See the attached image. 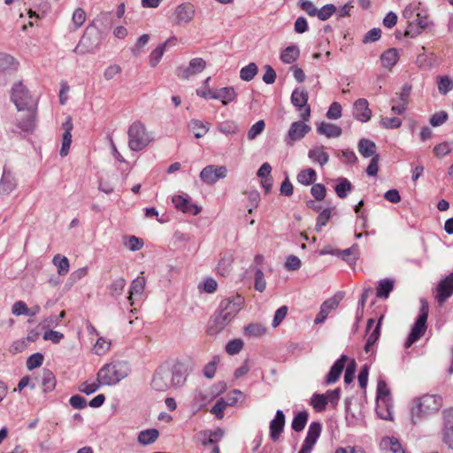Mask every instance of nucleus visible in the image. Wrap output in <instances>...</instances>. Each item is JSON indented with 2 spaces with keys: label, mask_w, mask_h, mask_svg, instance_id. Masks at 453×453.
<instances>
[{
  "label": "nucleus",
  "mask_w": 453,
  "mask_h": 453,
  "mask_svg": "<svg viewBox=\"0 0 453 453\" xmlns=\"http://www.w3.org/2000/svg\"><path fill=\"white\" fill-rule=\"evenodd\" d=\"M195 13L196 10L193 4L189 3L179 4L174 12L175 23L180 26L188 24L194 19Z\"/></svg>",
  "instance_id": "4468645a"
},
{
  "label": "nucleus",
  "mask_w": 453,
  "mask_h": 453,
  "mask_svg": "<svg viewBox=\"0 0 453 453\" xmlns=\"http://www.w3.org/2000/svg\"><path fill=\"white\" fill-rule=\"evenodd\" d=\"M128 147L133 151H140L146 148L152 138L141 121L134 122L128 128Z\"/></svg>",
  "instance_id": "20e7f679"
},
{
  "label": "nucleus",
  "mask_w": 453,
  "mask_h": 453,
  "mask_svg": "<svg viewBox=\"0 0 453 453\" xmlns=\"http://www.w3.org/2000/svg\"><path fill=\"white\" fill-rule=\"evenodd\" d=\"M237 95L233 87H224L213 91L211 99L219 100L222 104L226 105L236 100Z\"/></svg>",
  "instance_id": "5701e85b"
},
{
  "label": "nucleus",
  "mask_w": 453,
  "mask_h": 453,
  "mask_svg": "<svg viewBox=\"0 0 453 453\" xmlns=\"http://www.w3.org/2000/svg\"><path fill=\"white\" fill-rule=\"evenodd\" d=\"M73 122L72 118L68 116L65 119V121L62 124V127L64 128L65 132L63 134L62 137V146L60 150V156L65 157L68 154L71 143H72V134L71 131L73 130Z\"/></svg>",
  "instance_id": "aec40b11"
},
{
  "label": "nucleus",
  "mask_w": 453,
  "mask_h": 453,
  "mask_svg": "<svg viewBox=\"0 0 453 453\" xmlns=\"http://www.w3.org/2000/svg\"><path fill=\"white\" fill-rule=\"evenodd\" d=\"M243 303L244 298L240 295H236L222 300L219 304V309H223L228 312V314L235 317L242 309Z\"/></svg>",
  "instance_id": "f3484780"
},
{
  "label": "nucleus",
  "mask_w": 453,
  "mask_h": 453,
  "mask_svg": "<svg viewBox=\"0 0 453 453\" xmlns=\"http://www.w3.org/2000/svg\"><path fill=\"white\" fill-rule=\"evenodd\" d=\"M317 177V173L315 170L312 168H308L305 170H302L297 174V181L303 185L309 186L315 182Z\"/></svg>",
  "instance_id": "a19ab883"
},
{
  "label": "nucleus",
  "mask_w": 453,
  "mask_h": 453,
  "mask_svg": "<svg viewBox=\"0 0 453 453\" xmlns=\"http://www.w3.org/2000/svg\"><path fill=\"white\" fill-rule=\"evenodd\" d=\"M234 319V316L228 314L223 309H219L208 327V334L212 335L222 331Z\"/></svg>",
  "instance_id": "f8f14e48"
},
{
  "label": "nucleus",
  "mask_w": 453,
  "mask_h": 453,
  "mask_svg": "<svg viewBox=\"0 0 453 453\" xmlns=\"http://www.w3.org/2000/svg\"><path fill=\"white\" fill-rule=\"evenodd\" d=\"M42 385L45 392H50L55 388L56 379L53 372L48 369H44L42 376Z\"/></svg>",
  "instance_id": "79ce46f5"
},
{
  "label": "nucleus",
  "mask_w": 453,
  "mask_h": 453,
  "mask_svg": "<svg viewBox=\"0 0 453 453\" xmlns=\"http://www.w3.org/2000/svg\"><path fill=\"white\" fill-rule=\"evenodd\" d=\"M383 449H388L392 453H405L400 441L395 437H385L380 442Z\"/></svg>",
  "instance_id": "f704fd0d"
},
{
  "label": "nucleus",
  "mask_w": 453,
  "mask_h": 453,
  "mask_svg": "<svg viewBox=\"0 0 453 453\" xmlns=\"http://www.w3.org/2000/svg\"><path fill=\"white\" fill-rule=\"evenodd\" d=\"M317 132L319 134H323L327 138H336L341 136L342 131L340 127L335 124L321 122L318 127Z\"/></svg>",
  "instance_id": "a878e982"
},
{
  "label": "nucleus",
  "mask_w": 453,
  "mask_h": 453,
  "mask_svg": "<svg viewBox=\"0 0 453 453\" xmlns=\"http://www.w3.org/2000/svg\"><path fill=\"white\" fill-rule=\"evenodd\" d=\"M285 426V414L278 410L275 417L270 422V437L273 441H277L282 433Z\"/></svg>",
  "instance_id": "6ab92c4d"
},
{
  "label": "nucleus",
  "mask_w": 453,
  "mask_h": 453,
  "mask_svg": "<svg viewBox=\"0 0 453 453\" xmlns=\"http://www.w3.org/2000/svg\"><path fill=\"white\" fill-rule=\"evenodd\" d=\"M43 359V355L39 352L31 355L27 360V369L33 370L41 366L42 365Z\"/></svg>",
  "instance_id": "0e129e2a"
},
{
  "label": "nucleus",
  "mask_w": 453,
  "mask_h": 453,
  "mask_svg": "<svg viewBox=\"0 0 453 453\" xmlns=\"http://www.w3.org/2000/svg\"><path fill=\"white\" fill-rule=\"evenodd\" d=\"M145 283L146 280L144 277H137L132 281L128 296V301L130 302L131 305L133 304V296L142 294L145 288Z\"/></svg>",
  "instance_id": "72a5a7b5"
},
{
  "label": "nucleus",
  "mask_w": 453,
  "mask_h": 453,
  "mask_svg": "<svg viewBox=\"0 0 453 453\" xmlns=\"http://www.w3.org/2000/svg\"><path fill=\"white\" fill-rule=\"evenodd\" d=\"M52 262L57 266L59 275H65L68 273L70 265L66 257L58 254L54 256Z\"/></svg>",
  "instance_id": "c03bdc74"
},
{
  "label": "nucleus",
  "mask_w": 453,
  "mask_h": 453,
  "mask_svg": "<svg viewBox=\"0 0 453 453\" xmlns=\"http://www.w3.org/2000/svg\"><path fill=\"white\" fill-rule=\"evenodd\" d=\"M309 418V413L306 411L298 412L293 418L291 427L296 432H301L304 429Z\"/></svg>",
  "instance_id": "4c0bfd02"
},
{
  "label": "nucleus",
  "mask_w": 453,
  "mask_h": 453,
  "mask_svg": "<svg viewBox=\"0 0 453 453\" xmlns=\"http://www.w3.org/2000/svg\"><path fill=\"white\" fill-rule=\"evenodd\" d=\"M451 295H453V272L439 282L435 298L440 304H442Z\"/></svg>",
  "instance_id": "2eb2a0df"
},
{
  "label": "nucleus",
  "mask_w": 453,
  "mask_h": 453,
  "mask_svg": "<svg viewBox=\"0 0 453 453\" xmlns=\"http://www.w3.org/2000/svg\"><path fill=\"white\" fill-rule=\"evenodd\" d=\"M322 430V426L319 422H311L309 426L307 435L298 453H311L317 442Z\"/></svg>",
  "instance_id": "9d476101"
},
{
  "label": "nucleus",
  "mask_w": 453,
  "mask_h": 453,
  "mask_svg": "<svg viewBox=\"0 0 453 453\" xmlns=\"http://www.w3.org/2000/svg\"><path fill=\"white\" fill-rule=\"evenodd\" d=\"M426 330V321L422 319H417L414 326L405 342V347H411L414 342L421 338Z\"/></svg>",
  "instance_id": "412c9836"
},
{
  "label": "nucleus",
  "mask_w": 453,
  "mask_h": 453,
  "mask_svg": "<svg viewBox=\"0 0 453 453\" xmlns=\"http://www.w3.org/2000/svg\"><path fill=\"white\" fill-rule=\"evenodd\" d=\"M265 127L264 120H258L249 129L247 136L250 141L256 139L260 134L263 133Z\"/></svg>",
  "instance_id": "8fccbe9b"
},
{
  "label": "nucleus",
  "mask_w": 453,
  "mask_h": 453,
  "mask_svg": "<svg viewBox=\"0 0 453 453\" xmlns=\"http://www.w3.org/2000/svg\"><path fill=\"white\" fill-rule=\"evenodd\" d=\"M453 82L449 76L438 77V90L441 94L446 95L452 89Z\"/></svg>",
  "instance_id": "3c124183"
},
{
  "label": "nucleus",
  "mask_w": 453,
  "mask_h": 453,
  "mask_svg": "<svg viewBox=\"0 0 453 453\" xmlns=\"http://www.w3.org/2000/svg\"><path fill=\"white\" fill-rule=\"evenodd\" d=\"M176 38L171 37L167 41H165L164 43L158 45L150 55V64L152 67H155L162 58L165 50L166 46L170 44L172 42H175Z\"/></svg>",
  "instance_id": "c756f323"
},
{
  "label": "nucleus",
  "mask_w": 453,
  "mask_h": 453,
  "mask_svg": "<svg viewBox=\"0 0 453 453\" xmlns=\"http://www.w3.org/2000/svg\"><path fill=\"white\" fill-rule=\"evenodd\" d=\"M443 442L453 449V408L443 411Z\"/></svg>",
  "instance_id": "ddd939ff"
},
{
  "label": "nucleus",
  "mask_w": 453,
  "mask_h": 453,
  "mask_svg": "<svg viewBox=\"0 0 453 453\" xmlns=\"http://www.w3.org/2000/svg\"><path fill=\"white\" fill-rule=\"evenodd\" d=\"M86 20V13L83 9L77 8L74 10L72 17V22L74 26V29L81 27Z\"/></svg>",
  "instance_id": "bf43d9fd"
},
{
  "label": "nucleus",
  "mask_w": 453,
  "mask_h": 453,
  "mask_svg": "<svg viewBox=\"0 0 453 453\" xmlns=\"http://www.w3.org/2000/svg\"><path fill=\"white\" fill-rule=\"evenodd\" d=\"M126 283V280L122 277L114 280L109 286L110 295L113 297L119 296L125 288Z\"/></svg>",
  "instance_id": "49530a36"
},
{
  "label": "nucleus",
  "mask_w": 453,
  "mask_h": 453,
  "mask_svg": "<svg viewBox=\"0 0 453 453\" xmlns=\"http://www.w3.org/2000/svg\"><path fill=\"white\" fill-rule=\"evenodd\" d=\"M300 55V50L296 45L288 46L280 54V59L286 64L294 63Z\"/></svg>",
  "instance_id": "c9c22d12"
},
{
  "label": "nucleus",
  "mask_w": 453,
  "mask_h": 453,
  "mask_svg": "<svg viewBox=\"0 0 453 453\" xmlns=\"http://www.w3.org/2000/svg\"><path fill=\"white\" fill-rule=\"evenodd\" d=\"M18 62L13 57L0 53V72H12L17 69Z\"/></svg>",
  "instance_id": "e433bc0d"
},
{
  "label": "nucleus",
  "mask_w": 453,
  "mask_h": 453,
  "mask_svg": "<svg viewBox=\"0 0 453 453\" xmlns=\"http://www.w3.org/2000/svg\"><path fill=\"white\" fill-rule=\"evenodd\" d=\"M188 65L194 74L203 72L206 66V62L202 58H195L189 61Z\"/></svg>",
  "instance_id": "69168bd1"
},
{
  "label": "nucleus",
  "mask_w": 453,
  "mask_h": 453,
  "mask_svg": "<svg viewBox=\"0 0 453 453\" xmlns=\"http://www.w3.org/2000/svg\"><path fill=\"white\" fill-rule=\"evenodd\" d=\"M347 359L348 358L345 355H342L341 357L334 363L329 372L326 377V382L327 384H333L339 380L344 369Z\"/></svg>",
  "instance_id": "4be33fe9"
},
{
  "label": "nucleus",
  "mask_w": 453,
  "mask_h": 453,
  "mask_svg": "<svg viewBox=\"0 0 453 453\" xmlns=\"http://www.w3.org/2000/svg\"><path fill=\"white\" fill-rule=\"evenodd\" d=\"M234 404L233 402H226L223 398L219 399L216 403L211 408V413L214 414L217 418H223V411L226 408L227 405Z\"/></svg>",
  "instance_id": "6e6d98bb"
},
{
  "label": "nucleus",
  "mask_w": 453,
  "mask_h": 453,
  "mask_svg": "<svg viewBox=\"0 0 453 453\" xmlns=\"http://www.w3.org/2000/svg\"><path fill=\"white\" fill-rule=\"evenodd\" d=\"M311 193L317 201H322L326 194V187L323 184H314L311 188Z\"/></svg>",
  "instance_id": "338daca9"
},
{
  "label": "nucleus",
  "mask_w": 453,
  "mask_h": 453,
  "mask_svg": "<svg viewBox=\"0 0 453 453\" xmlns=\"http://www.w3.org/2000/svg\"><path fill=\"white\" fill-rule=\"evenodd\" d=\"M328 403V397L324 394H314L311 398V405L317 412L323 411Z\"/></svg>",
  "instance_id": "37998d69"
},
{
  "label": "nucleus",
  "mask_w": 453,
  "mask_h": 453,
  "mask_svg": "<svg viewBox=\"0 0 453 453\" xmlns=\"http://www.w3.org/2000/svg\"><path fill=\"white\" fill-rule=\"evenodd\" d=\"M338 184L335 186V193L340 198H346L348 193L350 192L353 188L350 181L343 177L339 178Z\"/></svg>",
  "instance_id": "ea45409f"
},
{
  "label": "nucleus",
  "mask_w": 453,
  "mask_h": 453,
  "mask_svg": "<svg viewBox=\"0 0 453 453\" xmlns=\"http://www.w3.org/2000/svg\"><path fill=\"white\" fill-rule=\"evenodd\" d=\"M185 381L186 373L181 363H176L173 366L163 365L155 372L151 387L156 391L165 392L172 388L183 386Z\"/></svg>",
  "instance_id": "f257e3e1"
},
{
  "label": "nucleus",
  "mask_w": 453,
  "mask_h": 453,
  "mask_svg": "<svg viewBox=\"0 0 453 453\" xmlns=\"http://www.w3.org/2000/svg\"><path fill=\"white\" fill-rule=\"evenodd\" d=\"M265 334V328L260 324H249L245 327V334L253 337H259Z\"/></svg>",
  "instance_id": "4d7b16f0"
},
{
  "label": "nucleus",
  "mask_w": 453,
  "mask_h": 453,
  "mask_svg": "<svg viewBox=\"0 0 453 453\" xmlns=\"http://www.w3.org/2000/svg\"><path fill=\"white\" fill-rule=\"evenodd\" d=\"M399 54L396 49L392 48L380 56L381 64L384 67L391 69L398 61Z\"/></svg>",
  "instance_id": "2f4dec72"
},
{
  "label": "nucleus",
  "mask_w": 453,
  "mask_h": 453,
  "mask_svg": "<svg viewBox=\"0 0 453 453\" xmlns=\"http://www.w3.org/2000/svg\"><path fill=\"white\" fill-rule=\"evenodd\" d=\"M357 246L353 245L352 247L339 251V256L349 265L355 264L357 260Z\"/></svg>",
  "instance_id": "09e8293b"
},
{
  "label": "nucleus",
  "mask_w": 453,
  "mask_h": 453,
  "mask_svg": "<svg viewBox=\"0 0 453 453\" xmlns=\"http://www.w3.org/2000/svg\"><path fill=\"white\" fill-rule=\"evenodd\" d=\"M442 406V398L436 395H425L416 400L411 408L412 423L415 424L429 414L434 413Z\"/></svg>",
  "instance_id": "7ed1b4c3"
},
{
  "label": "nucleus",
  "mask_w": 453,
  "mask_h": 453,
  "mask_svg": "<svg viewBox=\"0 0 453 453\" xmlns=\"http://www.w3.org/2000/svg\"><path fill=\"white\" fill-rule=\"evenodd\" d=\"M227 168L224 165H209L202 169L199 177L207 185H214L219 180L226 177Z\"/></svg>",
  "instance_id": "6e6552de"
},
{
  "label": "nucleus",
  "mask_w": 453,
  "mask_h": 453,
  "mask_svg": "<svg viewBox=\"0 0 453 453\" xmlns=\"http://www.w3.org/2000/svg\"><path fill=\"white\" fill-rule=\"evenodd\" d=\"M173 203L175 208L181 211L184 213H190L192 215H197L201 211V208L196 204L190 203V197L186 196H174L173 197Z\"/></svg>",
  "instance_id": "dca6fc26"
},
{
  "label": "nucleus",
  "mask_w": 453,
  "mask_h": 453,
  "mask_svg": "<svg viewBox=\"0 0 453 453\" xmlns=\"http://www.w3.org/2000/svg\"><path fill=\"white\" fill-rule=\"evenodd\" d=\"M331 211H332L331 208H326L319 213V215L317 218V223H316V226H315V230L317 232H320L322 226L326 225L327 221L331 218Z\"/></svg>",
  "instance_id": "13d9d810"
},
{
  "label": "nucleus",
  "mask_w": 453,
  "mask_h": 453,
  "mask_svg": "<svg viewBox=\"0 0 453 453\" xmlns=\"http://www.w3.org/2000/svg\"><path fill=\"white\" fill-rule=\"evenodd\" d=\"M358 152L365 158L373 157L374 155H378L376 153V144L374 142L362 138L359 140L357 144Z\"/></svg>",
  "instance_id": "cd10ccee"
},
{
  "label": "nucleus",
  "mask_w": 453,
  "mask_h": 453,
  "mask_svg": "<svg viewBox=\"0 0 453 453\" xmlns=\"http://www.w3.org/2000/svg\"><path fill=\"white\" fill-rule=\"evenodd\" d=\"M308 92L304 88H296L291 95V103L300 112L301 119L305 121L311 116V108L308 104Z\"/></svg>",
  "instance_id": "0eeeda50"
},
{
  "label": "nucleus",
  "mask_w": 453,
  "mask_h": 453,
  "mask_svg": "<svg viewBox=\"0 0 453 453\" xmlns=\"http://www.w3.org/2000/svg\"><path fill=\"white\" fill-rule=\"evenodd\" d=\"M16 188V180L7 169H4L2 178L0 180V196L10 194Z\"/></svg>",
  "instance_id": "b1692460"
},
{
  "label": "nucleus",
  "mask_w": 453,
  "mask_h": 453,
  "mask_svg": "<svg viewBox=\"0 0 453 453\" xmlns=\"http://www.w3.org/2000/svg\"><path fill=\"white\" fill-rule=\"evenodd\" d=\"M336 11V7L332 4H326L324 5L321 9H318V13H317V17L320 19V20H326L328 19Z\"/></svg>",
  "instance_id": "680f3d73"
},
{
  "label": "nucleus",
  "mask_w": 453,
  "mask_h": 453,
  "mask_svg": "<svg viewBox=\"0 0 453 453\" xmlns=\"http://www.w3.org/2000/svg\"><path fill=\"white\" fill-rule=\"evenodd\" d=\"M100 42L101 37L98 29L95 26L89 25L86 27L73 51L79 55L92 53L99 46Z\"/></svg>",
  "instance_id": "39448f33"
},
{
  "label": "nucleus",
  "mask_w": 453,
  "mask_h": 453,
  "mask_svg": "<svg viewBox=\"0 0 453 453\" xmlns=\"http://www.w3.org/2000/svg\"><path fill=\"white\" fill-rule=\"evenodd\" d=\"M188 128L194 133L196 138H201L209 131V125L198 119H191Z\"/></svg>",
  "instance_id": "58836bf2"
},
{
  "label": "nucleus",
  "mask_w": 453,
  "mask_h": 453,
  "mask_svg": "<svg viewBox=\"0 0 453 453\" xmlns=\"http://www.w3.org/2000/svg\"><path fill=\"white\" fill-rule=\"evenodd\" d=\"M395 281L392 279H383L378 282L376 296L379 298L387 299L394 288Z\"/></svg>",
  "instance_id": "7c9ffc66"
},
{
  "label": "nucleus",
  "mask_w": 453,
  "mask_h": 453,
  "mask_svg": "<svg viewBox=\"0 0 453 453\" xmlns=\"http://www.w3.org/2000/svg\"><path fill=\"white\" fill-rule=\"evenodd\" d=\"M17 127L20 131L27 133L32 132L35 127V111H27L22 119L18 120Z\"/></svg>",
  "instance_id": "c85d7f7f"
},
{
  "label": "nucleus",
  "mask_w": 453,
  "mask_h": 453,
  "mask_svg": "<svg viewBox=\"0 0 453 453\" xmlns=\"http://www.w3.org/2000/svg\"><path fill=\"white\" fill-rule=\"evenodd\" d=\"M308 157L313 162L318 163L321 167L327 164L329 155L324 150L323 146H315L308 152Z\"/></svg>",
  "instance_id": "bb28decb"
},
{
  "label": "nucleus",
  "mask_w": 453,
  "mask_h": 453,
  "mask_svg": "<svg viewBox=\"0 0 453 453\" xmlns=\"http://www.w3.org/2000/svg\"><path fill=\"white\" fill-rule=\"evenodd\" d=\"M245 194H247L249 200L248 212L252 213L253 210L258 206V203L260 202V194L256 189L247 191L245 192Z\"/></svg>",
  "instance_id": "603ef678"
},
{
  "label": "nucleus",
  "mask_w": 453,
  "mask_h": 453,
  "mask_svg": "<svg viewBox=\"0 0 453 453\" xmlns=\"http://www.w3.org/2000/svg\"><path fill=\"white\" fill-rule=\"evenodd\" d=\"M254 288L257 291L263 292L266 288V281L265 280L264 273L261 269L257 268L254 276Z\"/></svg>",
  "instance_id": "052dcab7"
},
{
  "label": "nucleus",
  "mask_w": 453,
  "mask_h": 453,
  "mask_svg": "<svg viewBox=\"0 0 453 453\" xmlns=\"http://www.w3.org/2000/svg\"><path fill=\"white\" fill-rule=\"evenodd\" d=\"M131 372L130 365L124 360H115L103 365L97 372V380L103 386H114L127 378Z\"/></svg>",
  "instance_id": "f03ea898"
},
{
  "label": "nucleus",
  "mask_w": 453,
  "mask_h": 453,
  "mask_svg": "<svg viewBox=\"0 0 453 453\" xmlns=\"http://www.w3.org/2000/svg\"><path fill=\"white\" fill-rule=\"evenodd\" d=\"M383 317H380L375 327L372 329L371 334L368 335L364 349L367 354H374V345L380 335L381 320Z\"/></svg>",
  "instance_id": "393cba45"
},
{
  "label": "nucleus",
  "mask_w": 453,
  "mask_h": 453,
  "mask_svg": "<svg viewBox=\"0 0 453 453\" xmlns=\"http://www.w3.org/2000/svg\"><path fill=\"white\" fill-rule=\"evenodd\" d=\"M159 436V432L155 428L141 431L138 434V441L142 445H150L156 441Z\"/></svg>",
  "instance_id": "473e14b6"
},
{
  "label": "nucleus",
  "mask_w": 453,
  "mask_h": 453,
  "mask_svg": "<svg viewBox=\"0 0 453 453\" xmlns=\"http://www.w3.org/2000/svg\"><path fill=\"white\" fill-rule=\"evenodd\" d=\"M100 386L103 385L97 380L96 381L92 383H89L88 381H84L80 384L78 389L80 392L88 395L95 393L100 388Z\"/></svg>",
  "instance_id": "5fc2aeb1"
},
{
  "label": "nucleus",
  "mask_w": 453,
  "mask_h": 453,
  "mask_svg": "<svg viewBox=\"0 0 453 453\" xmlns=\"http://www.w3.org/2000/svg\"><path fill=\"white\" fill-rule=\"evenodd\" d=\"M218 130L226 135H232L239 131V127L234 121L226 120L219 125Z\"/></svg>",
  "instance_id": "de8ad7c7"
},
{
  "label": "nucleus",
  "mask_w": 453,
  "mask_h": 453,
  "mask_svg": "<svg viewBox=\"0 0 453 453\" xmlns=\"http://www.w3.org/2000/svg\"><path fill=\"white\" fill-rule=\"evenodd\" d=\"M12 101L19 111H35L37 100L34 98L28 89L21 83H15L12 91Z\"/></svg>",
  "instance_id": "423d86ee"
},
{
  "label": "nucleus",
  "mask_w": 453,
  "mask_h": 453,
  "mask_svg": "<svg viewBox=\"0 0 453 453\" xmlns=\"http://www.w3.org/2000/svg\"><path fill=\"white\" fill-rule=\"evenodd\" d=\"M257 66L255 63H250L246 66L242 67L240 71V78L242 81H250L253 80V78L257 73Z\"/></svg>",
  "instance_id": "a18cd8bd"
},
{
  "label": "nucleus",
  "mask_w": 453,
  "mask_h": 453,
  "mask_svg": "<svg viewBox=\"0 0 453 453\" xmlns=\"http://www.w3.org/2000/svg\"><path fill=\"white\" fill-rule=\"evenodd\" d=\"M353 115L361 122H367L372 117L368 101L365 98L357 99L353 105Z\"/></svg>",
  "instance_id": "a211bd4d"
},
{
  "label": "nucleus",
  "mask_w": 453,
  "mask_h": 453,
  "mask_svg": "<svg viewBox=\"0 0 453 453\" xmlns=\"http://www.w3.org/2000/svg\"><path fill=\"white\" fill-rule=\"evenodd\" d=\"M64 339V334L58 331H54L52 329H49L43 334V340L50 341L53 343L57 344Z\"/></svg>",
  "instance_id": "774afa93"
},
{
  "label": "nucleus",
  "mask_w": 453,
  "mask_h": 453,
  "mask_svg": "<svg viewBox=\"0 0 453 453\" xmlns=\"http://www.w3.org/2000/svg\"><path fill=\"white\" fill-rule=\"evenodd\" d=\"M390 391L385 380H380L377 384V398L384 402L389 400Z\"/></svg>",
  "instance_id": "864d4df0"
},
{
  "label": "nucleus",
  "mask_w": 453,
  "mask_h": 453,
  "mask_svg": "<svg viewBox=\"0 0 453 453\" xmlns=\"http://www.w3.org/2000/svg\"><path fill=\"white\" fill-rule=\"evenodd\" d=\"M243 348V342L241 339H234L226 345V351L229 355L238 354Z\"/></svg>",
  "instance_id": "e2e57ef3"
},
{
  "label": "nucleus",
  "mask_w": 453,
  "mask_h": 453,
  "mask_svg": "<svg viewBox=\"0 0 453 453\" xmlns=\"http://www.w3.org/2000/svg\"><path fill=\"white\" fill-rule=\"evenodd\" d=\"M311 131V127L303 121L293 122L285 137V142L288 146H292L295 142L303 139Z\"/></svg>",
  "instance_id": "9b49d317"
},
{
  "label": "nucleus",
  "mask_w": 453,
  "mask_h": 453,
  "mask_svg": "<svg viewBox=\"0 0 453 453\" xmlns=\"http://www.w3.org/2000/svg\"><path fill=\"white\" fill-rule=\"evenodd\" d=\"M342 299L343 293L337 292L334 296L324 301L320 306L319 313L314 319V323L317 325L324 323L329 313L339 306Z\"/></svg>",
  "instance_id": "1a4fd4ad"
}]
</instances>
